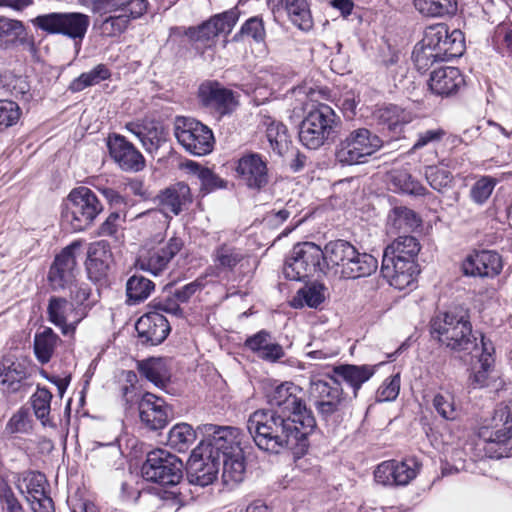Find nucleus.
I'll return each instance as SVG.
<instances>
[{"instance_id":"39","label":"nucleus","mask_w":512,"mask_h":512,"mask_svg":"<svg viewBox=\"0 0 512 512\" xmlns=\"http://www.w3.org/2000/svg\"><path fill=\"white\" fill-rule=\"evenodd\" d=\"M262 123L266 127V137L272 151L278 156H284L292 143L287 127L270 116H264Z\"/></svg>"},{"instance_id":"27","label":"nucleus","mask_w":512,"mask_h":512,"mask_svg":"<svg viewBox=\"0 0 512 512\" xmlns=\"http://www.w3.org/2000/svg\"><path fill=\"white\" fill-rule=\"evenodd\" d=\"M135 329L142 343L152 346L162 343L171 331L166 317L151 309L137 320Z\"/></svg>"},{"instance_id":"30","label":"nucleus","mask_w":512,"mask_h":512,"mask_svg":"<svg viewBox=\"0 0 512 512\" xmlns=\"http://www.w3.org/2000/svg\"><path fill=\"white\" fill-rule=\"evenodd\" d=\"M244 259L245 254L241 248L228 242L221 243L211 253V275L221 277L232 274Z\"/></svg>"},{"instance_id":"28","label":"nucleus","mask_w":512,"mask_h":512,"mask_svg":"<svg viewBox=\"0 0 512 512\" xmlns=\"http://www.w3.org/2000/svg\"><path fill=\"white\" fill-rule=\"evenodd\" d=\"M22 46L23 49L34 52L35 39L30 35L22 21L0 17V49Z\"/></svg>"},{"instance_id":"13","label":"nucleus","mask_w":512,"mask_h":512,"mask_svg":"<svg viewBox=\"0 0 512 512\" xmlns=\"http://www.w3.org/2000/svg\"><path fill=\"white\" fill-rule=\"evenodd\" d=\"M174 135L178 143L192 155L204 156L213 150L212 130L194 118L177 117Z\"/></svg>"},{"instance_id":"11","label":"nucleus","mask_w":512,"mask_h":512,"mask_svg":"<svg viewBox=\"0 0 512 512\" xmlns=\"http://www.w3.org/2000/svg\"><path fill=\"white\" fill-rule=\"evenodd\" d=\"M383 145L381 138L367 128H357L342 138L336 147V159L343 165L365 163Z\"/></svg>"},{"instance_id":"8","label":"nucleus","mask_w":512,"mask_h":512,"mask_svg":"<svg viewBox=\"0 0 512 512\" xmlns=\"http://www.w3.org/2000/svg\"><path fill=\"white\" fill-rule=\"evenodd\" d=\"M329 265L326 247L322 250L313 242L297 243L285 260L283 275L288 280L304 281L324 274Z\"/></svg>"},{"instance_id":"14","label":"nucleus","mask_w":512,"mask_h":512,"mask_svg":"<svg viewBox=\"0 0 512 512\" xmlns=\"http://www.w3.org/2000/svg\"><path fill=\"white\" fill-rule=\"evenodd\" d=\"M198 431L203 436L198 447L219 461L223 456L243 450L240 446V431L236 427L208 423L198 426Z\"/></svg>"},{"instance_id":"2","label":"nucleus","mask_w":512,"mask_h":512,"mask_svg":"<svg viewBox=\"0 0 512 512\" xmlns=\"http://www.w3.org/2000/svg\"><path fill=\"white\" fill-rule=\"evenodd\" d=\"M464 48V35L459 29L450 30L447 24L438 23L425 29L422 40L412 52V59L416 69L424 73L435 62L460 57Z\"/></svg>"},{"instance_id":"23","label":"nucleus","mask_w":512,"mask_h":512,"mask_svg":"<svg viewBox=\"0 0 512 512\" xmlns=\"http://www.w3.org/2000/svg\"><path fill=\"white\" fill-rule=\"evenodd\" d=\"M383 254L381 274L388 283L398 290L412 286L418 273L413 259H400Z\"/></svg>"},{"instance_id":"31","label":"nucleus","mask_w":512,"mask_h":512,"mask_svg":"<svg viewBox=\"0 0 512 512\" xmlns=\"http://www.w3.org/2000/svg\"><path fill=\"white\" fill-rule=\"evenodd\" d=\"M376 368L377 365L340 364L333 366L334 375L328 376L330 379H338L340 385L344 383L349 386L352 389L353 398H356L362 385L375 374Z\"/></svg>"},{"instance_id":"9","label":"nucleus","mask_w":512,"mask_h":512,"mask_svg":"<svg viewBox=\"0 0 512 512\" xmlns=\"http://www.w3.org/2000/svg\"><path fill=\"white\" fill-rule=\"evenodd\" d=\"M339 117L327 104L320 103L311 109L300 124L299 140L306 148L315 150L336 135Z\"/></svg>"},{"instance_id":"41","label":"nucleus","mask_w":512,"mask_h":512,"mask_svg":"<svg viewBox=\"0 0 512 512\" xmlns=\"http://www.w3.org/2000/svg\"><path fill=\"white\" fill-rule=\"evenodd\" d=\"M375 118L383 129L387 128L393 134L400 133L403 126L411 120L409 112L394 104L379 108L375 112Z\"/></svg>"},{"instance_id":"56","label":"nucleus","mask_w":512,"mask_h":512,"mask_svg":"<svg viewBox=\"0 0 512 512\" xmlns=\"http://www.w3.org/2000/svg\"><path fill=\"white\" fill-rule=\"evenodd\" d=\"M498 184V179L492 176H481L471 187L470 197L478 205H483L491 196Z\"/></svg>"},{"instance_id":"59","label":"nucleus","mask_w":512,"mask_h":512,"mask_svg":"<svg viewBox=\"0 0 512 512\" xmlns=\"http://www.w3.org/2000/svg\"><path fill=\"white\" fill-rule=\"evenodd\" d=\"M149 309L161 314L167 313L176 317L183 316V309L180 307V302L174 293L153 299L149 304Z\"/></svg>"},{"instance_id":"38","label":"nucleus","mask_w":512,"mask_h":512,"mask_svg":"<svg viewBox=\"0 0 512 512\" xmlns=\"http://www.w3.org/2000/svg\"><path fill=\"white\" fill-rule=\"evenodd\" d=\"M137 370L142 377L156 385L164 387L171 377L167 360L161 357H151L137 362Z\"/></svg>"},{"instance_id":"36","label":"nucleus","mask_w":512,"mask_h":512,"mask_svg":"<svg viewBox=\"0 0 512 512\" xmlns=\"http://www.w3.org/2000/svg\"><path fill=\"white\" fill-rule=\"evenodd\" d=\"M15 483L28 502L49 493L46 476L39 471L27 470L17 473Z\"/></svg>"},{"instance_id":"50","label":"nucleus","mask_w":512,"mask_h":512,"mask_svg":"<svg viewBox=\"0 0 512 512\" xmlns=\"http://www.w3.org/2000/svg\"><path fill=\"white\" fill-rule=\"evenodd\" d=\"M155 289V284L142 275L131 276L126 283V294L130 304H136L147 299Z\"/></svg>"},{"instance_id":"32","label":"nucleus","mask_w":512,"mask_h":512,"mask_svg":"<svg viewBox=\"0 0 512 512\" xmlns=\"http://www.w3.org/2000/svg\"><path fill=\"white\" fill-rule=\"evenodd\" d=\"M244 346L257 355L258 358L275 363L285 356L283 347L272 340V335L266 330H260L252 336H249Z\"/></svg>"},{"instance_id":"63","label":"nucleus","mask_w":512,"mask_h":512,"mask_svg":"<svg viewBox=\"0 0 512 512\" xmlns=\"http://www.w3.org/2000/svg\"><path fill=\"white\" fill-rule=\"evenodd\" d=\"M400 391V376L396 374L387 378L377 390V399L380 402L395 400Z\"/></svg>"},{"instance_id":"45","label":"nucleus","mask_w":512,"mask_h":512,"mask_svg":"<svg viewBox=\"0 0 512 512\" xmlns=\"http://www.w3.org/2000/svg\"><path fill=\"white\" fill-rule=\"evenodd\" d=\"M432 407L437 415L446 421H455L460 415V406L456 403L455 395L449 390H441L434 394Z\"/></svg>"},{"instance_id":"20","label":"nucleus","mask_w":512,"mask_h":512,"mask_svg":"<svg viewBox=\"0 0 512 512\" xmlns=\"http://www.w3.org/2000/svg\"><path fill=\"white\" fill-rule=\"evenodd\" d=\"M82 310L76 309L74 304L64 297L51 296L47 305V317L53 325L60 328L63 335H72L85 318V312Z\"/></svg>"},{"instance_id":"37","label":"nucleus","mask_w":512,"mask_h":512,"mask_svg":"<svg viewBox=\"0 0 512 512\" xmlns=\"http://www.w3.org/2000/svg\"><path fill=\"white\" fill-rule=\"evenodd\" d=\"M27 368L25 364L14 361L10 357H4L0 362V384L4 391L8 393L18 392L23 381L27 378Z\"/></svg>"},{"instance_id":"19","label":"nucleus","mask_w":512,"mask_h":512,"mask_svg":"<svg viewBox=\"0 0 512 512\" xmlns=\"http://www.w3.org/2000/svg\"><path fill=\"white\" fill-rule=\"evenodd\" d=\"M198 96L205 108L219 116L230 115L238 106L234 92L216 81L201 84Z\"/></svg>"},{"instance_id":"43","label":"nucleus","mask_w":512,"mask_h":512,"mask_svg":"<svg viewBox=\"0 0 512 512\" xmlns=\"http://www.w3.org/2000/svg\"><path fill=\"white\" fill-rule=\"evenodd\" d=\"M197 432L188 423H177L168 433L167 445L177 452H186L195 442Z\"/></svg>"},{"instance_id":"35","label":"nucleus","mask_w":512,"mask_h":512,"mask_svg":"<svg viewBox=\"0 0 512 512\" xmlns=\"http://www.w3.org/2000/svg\"><path fill=\"white\" fill-rule=\"evenodd\" d=\"M112 253L104 241L92 244L88 250L86 270L90 280L98 282L107 276Z\"/></svg>"},{"instance_id":"10","label":"nucleus","mask_w":512,"mask_h":512,"mask_svg":"<svg viewBox=\"0 0 512 512\" xmlns=\"http://www.w3.org/2000/svg\"><path fill=\"white\" fill-rule=\"evenodd\" d=\"M37 29L48 35H62L80 46L90 25V17L81 12H49L30 20Z\"/></svg>"},{"instance_id":"42","label":"nucleus","mask_w":512,"mask_h":512,"mask_svg":"<svg viewBox=\"0 0 512 512\" xmlns=\"http://www.w3.org/2000/svg\"><path fill=\"white\" fill-rule=\"evenodd\" d=\"M221 464L224 485L233 487L244 480L246 465L243 450H237L234 454L223 456L220 460Z\"/></svg>"},{"instance_id":"57","label":"nucleus","mask_w":512,"mask_h":512,"mask_svg":"<svg viewBox=\"0 0 512 512\" xmlns=\"http://www.w3.org/2000/svg\"><path fill=\"white\" fill-rule=\"evenodd\" d=\"M70 289V298L71 302L74 304L76 309H83L85 312V317L88 314V311L94 305V301L90 300L92 295V288L87 283H77L76 281L73 283Z\"/></svg>"},{"instance_id":"64","label":"nucleus","mask_w":512,"mask_h":512,"mask_svg":"<svg viewBox=\"0 0 512 512\" xmlns=\"http://www.w3.org/2000/svg\"><path fill=\"white\" fill-rule=\"evenodd\" d=\"M126 214L120 211L111 212L106 220L99 226V236H113L117 233L122 222H125Z\"/></svg>"},{"instance_id":"1","label":"nucleus","mask_w":512,"mask_h":512,"mask_svg":"<svg viewBox=\"0 0 512 512\" xmlns=\"http://www.w3.org/2000/svg\"><path fill=\"white\" fill-rule=\"evenodd\" d=\"M265 396L270 408L254 411L247 420V430L255 444L271 453L283 448L304 453L317 423L306 405L303 388L286 381L272 386Z\"/></svg>"},{"instance_id":"21","label":"nucleus","mask_w":512,"mask_h":512,"mask_svg":"<svg viewBox=\"0 0 512 512\" xmlns=\"http://www.w3.org/2000/svg\"><path fill=\"white\" fill-rule=\"evenodd\" d=\"M235 171L238 178L251 190L259 191L269 182L267 160L256 152L243 154L237 161Z\"/></svg>"},{"instance_id":"3","label":"nucleus","mask_w":512,"mask_h":512,"mask_svg":"<svg viewBox=\"0 0 512 512\" xmlns=\"http://www.w3.org/2000/svg\"><path fill=\"white\" fill-rule=\"evenodd\" d=\"M431 334L442 345L457 352L478 353L480 343L473 332L470 317L463 309L436 314L430 322Z\"/></svg>"},{"instance_id":"25","label":"nucleus","mask_w":512,"mask_h":512,"mask_svg":"<svg viewBox=\"0 0 512 512\" xmlns=\"http://www.w3.org/2000/svg\"><path fill=\"white\" fill-rule=\"evenodd\" d=\"M501 256L494 251L481 250L468 255L462 262L466 276L494 278L502 271Z\"/></svg>"},{"instance_id":"44","label":"nucleus","mask_w":512,"mask_h":512,"mask_svg":"<svg viewBox=\"0 0 512 512\" xmlns=\"http://www.w3.org/2000/svg\"><path fill=\"white\" fill-rule=\"evenodd\" d=\"M61 342L60 337L50 328L46 327L42 332L34 336V353L41 364L48 363Z\"/></svg>"},{"instance_id":"33","label":"nucleus","mask_w":512,"mask_h":512,"mask_svg":"<svg viewBox=\"0 0 512 512\" xmlns=\"http://www.w3.org/2000/svg\"><path fill=\"white\" fill-rule=\"evenodd\" d=\"M464 84V78L456 67H443L431 73L428 81L430 91L441 97L456 93Z\"/></svg>"},{"instance_id":"48","label":"nucleus","mask_w":512,"mask_h":512,"mask_svg":"<svg viewBox=\"0 0 512 512\" xmlns=\"http://www.w3.org/2000/svg\"><path fill=\"white\" fill-rule=\"evenodd\" d=\"M414 6L426 17H443L457 10L456 0H414Z\"/></svg>"},{"instance_id":"55","label":"nucleus","mask_w":512,"mask_h":512,"mask_svg":"<svg viewBox=\"0 0 512 512\" xmlns=\"http://www.w3.org/2000/svg\"><path fill=\"white\" fill-rule=\"evenodd\" d=\"M33 429V420L27 408L21 407L8 420L4 432L8 435L30 434Z\"/></svg>"},{"instance_id":"51","label":"nucleus","mask_w":512,"mask_h":512,"mask_svg":"<svg viewBox=\"0 0 512 512\" xmlns=\"http://www.w3.org/2000/svg\"><path fill=\"white\" fill-rule=\"evenodd\" d=\"M391 184L396 190L409 195L424 196L428 193L420 181L405 170L394 171L391 174Z\"/></svg>"},{"instance_id":"46","label":"nucleus","mask_w":512,"mask_h":512,"mask_svg":"<svg viewBox=\"0 0 512 512\" xmlns=\"http://www.w3.org/2000/svg\"><path fill=\"white\" fill-rule=\"evenodd\" d=\"M290 21L301 30H309L313 20L307 0H283Z\"/></svg>"},{"instance_id":"12","label":"nucleus","mask_w":512,"mask_h":512,"mask_svg":"<svg viewBox=\"0 0 512 512\" xmlns=\"http://www.w3.org/2000/svg\"><path fill=\"white\" fill-rule=\"evenodd\" d=\"M183 462L165 449L150 451L141 467L145 480L162 486H176L183 478Z\"/></svg>"},{"instance_id":"53","label":"nucleus","mask_w":512,"mask_h":512,"mask_svg":"<svg viewBox=\"0 0 512 512\" xmlns=\"http://www.w3.org/2000/svg\"><path fill=\"white\" fill-rule=\"evenodd\" d=\"M491 44L504 57L512 58V23H500L494 29Z\"/></svg>"},{"instance_id":"47","label":"nucleus","mask_w":512,"mask_h":512,"mask_svg":"<svg viewBox=\"0 0 512 512\" xmlns=\"http://www.w3.org/2000/svg\"><path fill=\"white\" fill-rule=\"evenodd\" d=\"M420 251V244L418 240L411 235H403L397 237L390 245L384 250V255L396 256L400 259H413L417 257Z\"/></svg>"},{"instance_id":"16","label":"nucleus","mask_w":512,"mask_h":512,"mask_svg":"<svg viewBox=\"0 0 512 512\" xmlns=\"http://www.w3.org/2000/svg\"><path fill=\"white\" fill-rule=\"evenodd\" d=\"M183 246L182 238L173 235L157 247L140 254L136 260V267L154 276H159L168 269L169 263L182 250Z\"/></svg>"},{"instance_id":"54","label":"nucleus","mask_w":512,"mask_h":512,"mask_svg":"<svg viewBox=\"0 0 512 512\" xmlns=\"http://www.w3.org/2000/svg\"><path fill=\"white\" fill-rule=\"evenodd\" d=\"M424 175L430 187L437 192L443 193L452 187L453 175L444 168L436 165L427 166Z\"/></svg>"},{"instance_id":"4","label":"nucleus","mask_w":512,"mask_h":512,"mask_svg":"<svg viewBox=\"0 0 512 512\" xmlns=\"http://www.w3.org/2000/svg\"><path fill=\"white\" fill-rule=\"evenodd\" d=\"M512 408L508 405L498 406L489 425L479 429L477 447L484 457L501 459L512 456Z\"/></svg>"},{"instance_id":"34","label":"nucleus","mask_w":512,"mask_h":512,"mask_svg":"<svg viewBox=\"0 0 512 512\" xmlns=\"http://www.w3.org/2000/svg\"><path fill=\"white\" fill-rule=\"evenodd\" d=\"M158 200L164 213L179 215L192 203L190 187L184 182H178L161 191Z\"/></svg>"},{"instance_id":"52","label":"nucleus","mask_w":512,"mask_h":512,"mask_svg":"<svg viewBox=\"0 0 512 512\" xmlns=\"http://www.w3.org/2000/svg\"><path fill=\"white\" fill-rule=\"evenodd\" d=\"M187 168L194 173L201 182V191L210 193L216 189L225 188L226 182L215 174L211 169L202 167L198 163L189 161Z\"/></svg>"},{"instance_id":"62","label":"nucleus","mask_w":512,"mask_h":512,"mask_svg":"<svg viewBox=\"0 0 512 512\" xmlns=\"http://www.w3.org/2000/svg\"><path fill=\"white\" fill-rule=\"evenodd\" d=\"M324 287L321 284H312L311 286L300 289L297 293L296 302L299 299L304 300L305 304L311 308L318 307L325 299L323 294Z\"/></svg>"},{"instance_id":"40","label":"nucleus","mask_w":512,"mask_h":512,"mask_svg":"<svg viewBox=\"0 0 512 512\" xmlns=\"http://www.w3.org/2000/svg\"><path fill=\"white\" fill-rule=\"evenodd\" d=\"M421 224L419 216L406 206L393 207L387 216V227L390 232H412Z\"/></svg>"},{"instance_id":"24","label":"nucleus","mask_w":512,"mask_h":512,"mask_svg":"<svg viewBox=\"0 0 512 512\" xmlns=\"http://www.w3.org/2000/svg\"><path fill=\"white\" fill-rule=\"evenodd\" d=\"M107 146L110 156L124 171H140L145 166L143 155L120 134L109 135Z\"/></svg>"},{"instance_id":"6","label":"nucleus","mask_w":512,"mask_h":512,"mask_svg":"<svg viewBox=\"0 0 512 512\" xmlns=\"http://www.w3.org/2000/svg\"><path fill=\"white\" fill-rule=\"evenodd\" d=\"M330 380L333 385L326 380L312 377L309 385V395L320 419L326 425L336 427L343 421L348 401L344 396L340 381L338 379Z\"/></svg>"},{"instance_id":"5","label":"nucleus","mask_w":512,"mask_h":512,"mask_svg":"<svg viewBox=\"0 0 512 512\" xmlns=\"http://www.w3.org/2000/svg\"><path fill=\"white\" fill-rule=\"evenodd\" d=\"M328 262L337 267L343 279L368 277L378 268L377 259L366 252L360 253L350 242L342 239L326 244Z\"/></svg>"},{"instance_id":"49","label":"nucleus","mask_w":512,"mask_h":512,"mask_svg":"<svg viewBox=\"0 0 512 512\" xmlns=\"http://www.w3.org/2000/svg\"><path fill=\"white\" fill-rule=\"evenodd\" d=\"M52 393L45 387L37 386L31 396V405L34 414L43 426H53L50 420Z\"/></svg>"},{"instance_id":"7","label":"nucleus","mask_w":512,"mask_h":512,"mask_svg":"<svg viewBox=\"0 0 512 512\" xmlns=\"http://www.w3.org/2000/svg\"><path fill=\"white\" fill-rule=\"evenodd\" d=\"M103 211V205L97 195L88 187L73 189L62 211V225L71 232L88 229Z\"/></svg>"},{"instance_id":"18","label":"nucleus","mask_w":512,"mask_h":512,"mask_svg":"<svg viewBox=\"0 0 512 512\" xmlns=\"http://www.w3.org/2000/svg\"><path fill=\"white\" fill-rule=\"evenodd\" d=\"M239 17L236 8L212 16L209 20L198 26L184 29V34L190 42L209 46L219 34L230 33Z\"/></svg>"},{"instance_id":"17","label":"nucleus","mask_w":512,"mask_h":512,"mask_svg":"<svg viewBox=\"0 0 512 512\" xmlns=\"http://www.w3.org/2000/svg\"><path fill=\"white\" fill-rule=\"evenodd\" d=\"M80 248L81 243L74 241L55 257L48 272V282L53 291L71 288L76 281L78 271L76 252Z\"/></svg>"},{"instance_id":"61","label":"nucleus","mask_w":512,"mask_h":512,"mask_svg":"<svg viewBox=\"0 0 512 512\" xmlns=\"http://www.w3.org/2000/svg\"><path fill=\"white\" fill-rule=\"evenodd\" d=\"M130 20L126 13L121 12L119 15L107 17L102 25V32L110 37L117 36L123 33L128 27Z\"/></svg>"},{"instance_id":"58","label":"nucleus","mask_w":512,"mask_h":512,"mask_svg":"<svg viewBox=\"0 0 512 512\" xmlns=\"http://www.w3.org/2000/svg\"><path fill=\"white\" fill-rule=\"evenodd\" d=\"M19 105L12 100H0V133L15 126L21 118Z\"/></svg>"},{"instance_id":"22","label":"nucleus","mask_w":512,"mask_h":512,"mask_svg":"<svg viewBox=\"0 0 512 512\" xmlns=\"http://www.w3.org/2000/svg\"><path fill=\"white\" fill-rule=\"evenodd\" d=\"M219 468V459L197 446L188 460L187 479L192 485L206 487L217 479Z\"/></svg>"},{"instance_id":"15","label":"nucleus","mask_w":512,"mask_h":512,"mask_svg":"<svg viewBox=\"0 0 512 512\" xmlns=\"http://www.w3.org/2000/svg\"><path fill=\"white\" fill-rule=\"evenodd\" d=\"M421 467L416 457L386 460L375 468L374 480L385 487H404L417 477Z\"/></svg>"},{"instance_id":"60","label":"nucleus","mask_w":512,"mask_h":512,"mask_svg":"<svg viewBox=\"0 0 512 512\" xmlns=\"http://www.w3.org/2000/svg\"><path fill=\"white\" fill-rule=\"evenodd\" d=\"M239 34L251 38L256 43H264L266 31L264 21L260 16H253L247 19L242 25Z\"/></svg>"},{"instance_id":"26","label":"nucleus","mask_w":512,"mask_h":512,"mask_svg":"<svg viewBox=\"0 0 512 512\" xmlns=\"http://www.w3.org/2000/svg\"><path fill=\"white\" fill-rule=\"evenodd\" d=\"M171 412L164 399L152 393H145L139 401L140 420L150 430L163 429L168 424Z\"/></svg>"},{"instance_id":"29","label":"nucleus","mask_w":512,"mask_h":512,"mask_svg":"<svg viewBox=\"0 0 512 512\" xmlns=\"http://www.w3.org/2000/svg\"><path fill=\"white\" fill-rule=\"evenodd\" d=\"M480 336V355L478 362L471 367V373L468 378V384L473 389H480L488 386L489 375L494 367V346L493 343L479 333Z\"/></svg>"}]
</instances>
